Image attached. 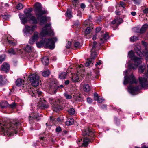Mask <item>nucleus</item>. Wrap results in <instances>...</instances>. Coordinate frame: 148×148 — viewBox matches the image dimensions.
I'll return each mask as SVG.
<instances>
[{"instance_id":"56","label":"nucleus","mask_w":148,"mask_h":148,"mask_svg":"<svg viewBox=\"0 0 148 148\" xmlns=\"http://www.w3.org/2000/svg\"><path fill=\"white\" fill-rule=\"evenodd\" d=\"M3 81V76L1 75H0V85H1L2 84Z\"/></svg>"},{"instance_id":"23","label":"nucleus","mask_w":148,"mask_h":148,"mask_svg":"<svg viewBox=\"0 0 148 148\" xmlns=\"http://www.w3.org/2000/svg\"><path fill=\"white\" fill-rule=\"evenodd\" d=\"M49 99L51 104H53L54 108H56L57 106L58 105V101L56 102V100L51 98H49Z\"/></svg>"},{"instance_id":"49","label":"nucleus","mask_w":148,"mask_h":148,"mask_svg":"<svg viewBox=\"0 0 148 148\" xmlns=\"http://www.w3.org/2000/svg\"><path fill=\"white\" fill-rule=\"evenodd\" d=\"M137 39V38L134 36H133L130 38V40L131 41H134L136 40Z\"/></svg>"},{"instance_id":"28","label":"nucleus","mask_w":148,"mask_h":148,"mask_svg":"<svg viewBox=\"0 0 148 148\" xmlns=\"http://www.w3.org/2000/svg\"><path fill=\"white\" fill-rule=\"evenodd\" d=\"M74 123V120L73 119H69L66 122V124L67 125H72Z\"/></svg>"},{"instance_id":"5","label":"nucleus","mask_w":148,"mask_h":148,"mask_svg":"<svg viewBox=\"0 0 148 148\" xmlns=\"http://www.w3.org/2000/svg\"><path fill=\"white\" fill-rule=\"evenodd\" d=\"M77 74L76 75H74L71 79L73 82H78L79 76H80L83 77L84 76L83 75L85 74L84 70L83 69V66L82 64L78 66L77 67Z\"/></svg>"},{"instance_id":"32","label":"nucleus","mask_w":148,"mask_h":148,"mask_svg":"<svg viewBox=\"0 0 148 148\" xmlns=\"http://www.w3.org/2000/svg\"><path fill=\"white\" fill-rule=\"evenodd\" d=\"M43 45H44V41L42 40L40 42H38L36 43V45L38 48H40Z\"/></svg>"},{"instance_id":"18","label":"nucleus","mask_w":148,"mask_h":148,"mask_svg":"<svg viewBox=\"0 0 148 148\" xmlns=\"http://www.w3.org/2000/svg\"><path fill=\"white\" fill-rule=\"evenodd\" d=\"M1 70L5 71L6 72H7L9 69V65L6 63H3L1 67Z\"/></svg>"},{"instance_id":"44","label":"nucleus","mask_w":148,"mask_h":148,"mask_svg":"<svg viewBox=\"0 0 148 148\" xmlns=\"http://www.w3.org/2000/svg\"><path fill=\"white\" fill-rule=\"evenodd\" d=\"M90 21L89 20H88L85 21L83 23V25L85 26L87 25H90Z\"/></svg>"},{"instance_id":"58","label":"nucleus","mask_w":148,"mask_h":148,"mask_svg":"<svg viewBox=\"0 0 148 148\" xmlns=\"http://www.w3.org/2000/svg\"><path fill=\"white\" fill-rule=\"evenodd\" d=\"M10 17V16L9 15H5L2 16V17L4 19H8Z\"/></svg>"},{"instance_id":"39","label":"nucleus","mask_w":148,"mask_h":148,"mask_svg":"<svg viewBox=\"0 0 148 148\" xmlns=\"http://www.w3.org/2000/svg\"><path fill=\"white\" fill-rule=\"evenodd\" d=\"M64 95L67 99H71L72 98V96L71 95L67 93H64Z\"/></svg>"},{"instance_id":"8","label":"nucleus","mask_w":148,"mask_h":148,"mask_svg":"<svg viewBox=\"0 0 148 148\" xmlns=\"http://www.w3.org/2000/svg\"><path fill=\"white\" fill-rule=\"evenodd\" d=\"M29 78L32 86H36L38 85L39 82L40 80V79L39 76L36 73L30 75L29 76Z\"/></svg>"},{"instance_id":"30","label":"nucleus","mask_w":148,"mask_h":148,"mask_svg":"<svg viewBox=\"0 0 148 148\" xmlns=\"http://www.w3.org/2000/svg\"><path fill=\"white\" fill-rule=\"evenodd\" d=\"M39 37L38 33L37 32H35L32 38L36 41L38 40Z\"/></svg>"},{"instance_id":"34","label":"nucleus","mask_w":148,"mask_h":148,"mask_svg":"<svg viewBox=\"0 0 148 148\" xmlns=\"http://www.w3.org/2000/svg\"><path fill=\"white\" fill-rule=\"evenodd\" d=\"M66 16L69 18H71L72 17L71 14V11L69 9H68L66 12Z\"/></svg>"},{"instance_id":"35","label":"nucleus","mask_w":148,"mask_h":148,"mask_svg":"<svg viewBox=\"0 0 148 148\" xmlns=\"http://www.w3.org/2000/svg\"><path fill=\"white\" fill-rule=\"evenodd\" d=\"M50 74V71L49 70H47L42 72V75L43 76L47 77H48L49 75Z\"/></svg>"},{"instance_id":"12","label":"nucleus","mask_w":148,"mask_h":148,"mask_svg":"<svg viewBox=\"0 0 148 148\" xmlns=\"http://www.w3.org/2000/svg\"><path fill=\"white\" fill-rule=\"evenodd\" d=\"M82 135L84 136H86L91 137V139L94 138L95 135L94 132L88 128L85 129L84 131L82 132Z\"/></svg>"},{"instance_id":"63","label":"nucleus","mask_w":148,"mask_h":148,"mask_svg":"<svg viewBox=\"0 0 148 148\" xmlns=\"http://www.w3.org/2000/svg\"><path fill=\"white\" fill-rule=\"evenodd\" d=\"M56 132H60L61 131V129L60 127H58L56 129Z\"/></svg>"},{"instance_id":"1","label":"nucleus","mask_w":148,"mask_h":148,"mask_svg":"<svg viewBox=\"0 0 148 148\" xmlns=\"http://www.w3.org/2000/svg\"><path fill=\"white\" fill-rule=\"evenodd\" d=\"M18 121L14 120L12 122H7L5 123H2L0 122V132L7 135L9 136L16 134V129L17 126L20 124Z\"/></svg>"},{"instance_id":"13","label":"nucleus","mask_w":148,"mask_h":148,"mask_svg":"<svg viewBox=\"0 0 148 148\" xmlns=\"http://www.w3.org/2000/svg\"><path fill=\"white\" fill-rule=\"evenodd\" d=\"M128 88V92L132 95L137 94V92L139 90L138 86L134 87L131 86H130Z\"/></svg>"},{"instance_id":"6","label":"nucleus","mask_w":148,"mask_h":148,"mask_svg":"<svg viewBox=\"0 0 148 148\" xmlns=\"http://www.w3.org/2000/svg\"><path fill=\"white\" fill-rule=\"evenodd\" d=\"M58 39L56 37L51 39H45L44 40V45L46 47L53 49L55 47V43L58 41Z\"/></svg>"},{"instance_id":"2","label":"nucleus","mask_w":148,"mask_h":148,"mask_svg":"<svg viewBox=\"0 0 148 148\" xmlns=\"http://www.w3.org/2000/svg\"><path fill=\"white\" fill-rule=\"evenodd\" d=\"M35 12L37 19L35 16L32 15L27 17L32 21L33 23H37L38 22L37 19L40 21L41 23H45L47 21V18L45 16H43V15L47 13V11L44 9H43L41 4L38 3H36L35 5Z\"/></svg>"},{"instance_id":"29","label":"nucleus","mask_w":148,"mask_h":148,"mask_svg":"<svg viewBox=\"0 0 148 148\" xmlns=\"http://www.w3.org/2000/svg\"><path fill=\"white\" fill-rule=\"evenodd\" d=\"M16 86H20L22 84H24V81L20 79H18L16 81Z\"/></svg>"},{"instance_id":"25","label":"nucleus","mask_w":148,"mask_h":148,"mask_svg":"<svg viewBox=\"0 0 148 148\" xmlns=\"http://www.w3.org/2000/svg\"><path fill=\"white\" fill-rule=\"evenodd\" d=\"M42 62L43 64L45 65H47L49 63V60L47 57H44L42 59Z\"/></svg>"},{"instance_id":"42","label":"nucleus","mask_w":148,"mask_h":148,"mask_svg":"<svg viewBox=\"0 0 148 148\" xmlns=\"http://www.w3.org/2000/svg\"><path fill=\"white\" fill-rule=\"evenodd\" d=\"M5 58V56L4 55L0 56V64L2 62L4 61Z\"/></svg>"},{"instance_id":"15","label":"nucleus","mask_w":148,"mask_h":148,"mask_svg":"<svg viewBox=\"0 0 148 148\" xmlns=\"http://www.w3.org/2000/svg\"><path fill=\"white\" fill-rule=\"evenodd\" d=\"M134 50L136 53L137 55L140 57V58H141L143 56V53L141 51V47L139 45H137L134 48Z\"/></svg>"},{"instance_id":"47","label":"nucleus","mask_w":148,"mask_h":148,"mask_svg":"<svg viewBox=\"0 0 148 148\" xmlns=\"http://www.w3.org/2000/svg\"><path fill=\"white\" fill-rule=\"evenodd\" d=\"M102 63V62L101 60H99L98 62H97L95 65V66L97 68L99 67V66Z\"/></svg>"},{"instance_id":"50","label":"nucleus","mask_w":148,"mask_h":148,"mask_svg":"<svg viewBox=\"0 0 148 148\" xmlns=\"http://www.w3.org/2000/svg\"><path fill=\"white\" fill-rule=\"evenodd\" d=\"M7 40H8V43L10 44V45L14 46L16 44V43L14 42H13L9 40H8V39Z\"/></svg>"},{"instance_id":"21","label":"nucleus","mask_w":148,"mask_h":148,"mask_svg":"<svg viewBox=\"0 0 148 148\" xmlns=\"http://www.w3.org/2000/svg\"><path fill=\"white\" fill-rule=\"evenodd\" d=\"M90 141V138H88L87 137H84L83 140V143L82 146L85 147H87L88 144Z\"/></svg>"},{"instance_id":"11","label":"nucleus","mask_w":148,"mask_h":148,"mask_svg":"<svg viewBox=\"0 0 148 148\" xmlns=\"http://www.w3.org/2000/svg\"><path fill=\"white\" fill-rule=\"evenodd\" d=\"M29 91V94L33 97H36V98L37 97V96L38 97L40 96L42 94V92L36 88H35L34 89L30 88Z\"/></svg>"},{"instance_id":"24","label":"nucleus","mask_w":148,"mask_h":148,"mask_svg":"<svg viewBox=\"0 0 148 148\" xmlns=\"http://www.w3.org/2000/svg\"><path fill=\"white\" fill-rule=\"evenodd\" d=\"M32 9L31 8H29L28 10L26 9L24 11V13L26 16L27 17L31 16V12L32 11Z\"/></svg>"},{"instance_id":"45","label":"nucleus","mask_w":148,"mask_h":148,"mask_svg":"<svg viewBox=\"0 0 148 148\" xmlns=\"http://www.w3.org/2000/svg\"><path fill=\"white\" fill-rule=\"evenodd\" d=\"M143 56H145L146 57V58H147L148 59V51L147 49L145 50V51H143Z\"/></svg>"},{"instance_id":"61","label":"nucleus","mask_w":148,"mask_h":148,"mask_svg":"<svg viewBox=\"0 0 148 148\" xmlns=\"http://www.w3.org/2000/svg\"><path fill=\"white\" fill-rule=\"evenodd\" d=\"M104 100V99H103V98H99V99H98V100L97 101L98 102V103H102Z\"/></svg>"},{"instance_id":"41","label":"nucleus","mask_w":148,"mask_h":148,"mask_svg":"<svg viewBox=\"0 0 148 148\" xmlns=\"http://www.w3.org/2000/svg\"><path fill=\"white\" fill-rule=\"evenodd\" d=\"M23 8V5L21 3H19L16 6V8L18 10H21Z\"/></svg>"},{"instance_id":"36","label":"nucleus","mask_w":148,"mask_h":148,"mask_svg":"<svg viewBox=\"0 0 148 148\" xmlns=\"http://www.w3.org/2000/svg\"><path fill=\"white\" fill-rule=\"evenodd\" d=\"M68 112L70 115H73L75 112V110L73 108H71L68 110Z\"/></svg>"},{"instance_id":"57","label":"nucleus","mask_w":148,"mask_h":148,"mask_svg":"<svg viewBox=\"0 0 148 148\" xmlns=\"http://www.w3.org/2000/svg\"><path fill=\"white\" fill-rule=\"evenodd\" d=\"M143 13L144 14H147L148 13V8H146L143 10Z\"/></svg>"},{"instance_id":"52","label":"nucleus","mask_w":148,"mask_h":148,"mask_svg":"<svg viewBox=\"0 0 148 148\" xmlns=\"http://www.w3.org/2000/svg\"><path fill=\"white\" fill-rule=\"evenodd\" d=\"M74 45L75 47L76 48H79L80 47L79 45V43L78 42H75L74 43Z\"/></svg>"},{"instance_id":"3","label":"nucleus","mask_w":148,"mask_h":148,"mask_svg":"<svg viewBox=\"0 0 148 148\" xmlns=\"http://www.w3.org/2000/svg\"><path fill=\"white\" fill-rule=\"evenodd\" d=\"M128 56L132 60H133L134 64H129V68L130 69H136L137 66L142 63L143 59L141 58H138L135 56L133 51H131L128 53Z\"/></svg>"},{"instance_id":"16","label":"nucleus","mask_w":148,"mask_h":148,"mask_svg":"<svg viewBox=\"0 0 148 148\" xmlns=\"http://www.w3.org/2000/svg\"><path fill=\"white\" fill-rule=\"evenodd\" d=\"M81 85L83 86V89L84 91L88 92L90 91L91 88L88 84H84L83 82H82Z\"/></svg>"},{"instance_id":"48","label":"nucleus","mask_w":148,"mask_h":148,"mask_svg":"<svg viewBox=\"0 0 148 148\" xmlns=\"http://www.w3.org/2000/svg\"><path fill=\"white\" fill-rule=\"evenodd\" d=\"M78 0H73V6L75 7L77 6V5H78Z\"/></svg>"},{"instance_id":"62","label":"nucleus","mask_w":148,"mask_h":148,"mask_svg":"<svg viewBox=\"0 0 148 148\" xmlns=\"http://www.w3.org/2000/svg\"><path fill=\"white\" fill-rule=\"evenodd\" d=\"M87 101L89 103H91L92 102V99L90 98H87Z\"/></svg>"},{"instance_id":"9","label":"nucleus","mask_w":148,"mask_h":148,"mask_svg":"<svg viewBox=\"0 0 148 148\" xmlns=\"http://www.w3.org/2000/svg\"><path fill=\"white\" fill-rule=\"evenodd\" d=\"M40 34L42 36L48 34L53 35V32L51 29V25L49 24L46 25L43 28Z\"/></svg>"},{"instance_id":"14","label":"nucleus","mask_w":148,"mask_h":148,"mask_svg":"<svg viewBox=\"0 0 148 148\" xmlns=\"http://www.w3.org/2000/svg\"><path fill=\"white\" fill-rule=\"evenodd\" d=\"M38 107L41 108H48V106L47 104L46 101L43 99H41L39 100V101L38 102Z\"/></svg>"},{"instance_id":"19","label":"nucleus","mask_w":148,"mask_h":148,"mask_svg":"<svg viewBox=\"0 0 148 148\" xmlns=\"http://www.w3.org/2000/svg\"><path fill=\"white\" fill-rule=\"evenodd\" d=\"M101 37L100 38V41L101 43H99V44L101 45V43H102L104 42L105 40L108 39L109 37L108 34L107 33L104 34L103 35L102 34H101Z\"/></svg>"},{"instance_id":"43","label":"nucleus","mask_w":148,"mask_h":148,"mask_svg":"<svg viewBox=\"0 0 148 148\" xmlns=\"http://www.w3.org/2000/svg\"><path fill=\"white\" fill-rule=\"evenodd\" d=\"M116 20L117 21V24L119 25L122 23L123 22V20L122 18H116Z\"/></svg>"},{"instance_id":"26","label":"nucleus","mask_w":148,"mask_h":148,"mask_svg":"<svg viewBox=\"0 0 148 148\" xmlns=\"http://www.w3.org/2000/svg\"><path fill=\"white\" fill-rule=\"evenodd\" d=\"M8 106V103L6 101H2L0 103V107L2 108H6Z\"/></svg>"},{"instance_id":"55","label":"nucleus","mask_w":148,"mask_h":148,"mask_svg":"<svg viewBox=\"0 0 148 148\" xmlns=\"http://www.w3.org/2000/svg\"><path fill=\"white\" fill-rule=\"evenodd\" d=\"M71 45V42L69 41H68L66 45V47L68 49L70 48Z\"/></svg>"},{"instance_id":"17","label":"nucleus","mask_w":148,"mask_h":148,"mask_svg":"<svg viewBox=\"0 0 148 148\" xmlns=\"http://www.w3.org/2000/svg\"><path fill=\"white\" fill-rule=\"evenodd\" d=\"M19 17L21 20V22L23 24H25L27 21L28 18L27 16H24L22 14H19Z\"/></svg>"},{"instance_id":"60","label":"nucleus","mask_w":148,"mask_h":148,"mask_svg":"<svg viewBox=\"0 0 148 148\" xmlns=\"http://www.w3.org/2000/svg\"><path fill=\"white\" fill-rule=\"evenodd\" d=\"M101 30V27H97L95 29V32L96 33H98Z\"/></svg>"},{"instance_id":"22","label":"nucleus","mask_w":148,"mask_h":148,"mask_svg":"<svg viewBox=\"0 0 148 148\" xmlns=\"http://www.w3.org/2000/svg\"><path fill=\"white\" fill-rule=\"evenodd\" d=\"M148 27V24H144L142 27L140 29L139 32L141 34H143L144 33Z\"/></svg>"},{"instance_id":"20","label":"nucleus","mask_w":148,"mask_h":148,"mask_svg":"<svg viewBox=\"0 0 148 148\" xmlns=\"http://www.w3.org/2000/svg\"><path fill=\"white\" fill-rule=\"evenodd\" d=\"M25 50L26 52L31 53V52L34 53L35 51L33 48L28 45H27L26 47L25 48Z\"/></svg>"},{"instance_id":"31","label":"nucleus","mask_w":148,"mask_h":148,"mask_svg":"<svg viewBox=\"0 0 148 148\" xmlns=\"http://www.w3.org/2000/svg\"><path fill=\"white\" fill-rule=\"evenodd\" d=\"M67 74L66 72H64L60 74L59 75V78L61 79H65L66 76Z\"/></svg>"},{"instance_id":"46","label":"nucleus","mask_w":148,"mask_h":148,"mask_svg":"<svg viewBox=\"0 0 148 148\" xmlns=\"http://www.w3.org/2000/svg\"><path fill=\"white\" fill-rule=\"evenodd\" d=\"M142 43L143 45L144 46L145 49V50H147L148 48V44L145 41H142Z\"/></svg>"},{"instance_id":"64","label":"nucleus","mask_w":148,"mask_h":148,"mask_svg":"<svg viewBox=\"0 0 148 148\" xmlns=\"http://www.w3.org/2000/svg\"><path fill=\"white\" fill-rule=\"evenodd\" d=\"M80 7L82 9H84L85 7V5L84 3H82L80 5Z\"/></svg>"},{"instance_id":"54","label":"nucleus","mask_w":148,"mask_h":148,"mask_svg":"<svg viewBox=\"0 0 148 148\" xmlns=\"http://www.w3.org/2000/svg\"><path fill=\"white\" fill-rule=\"evenodd\" d=\"M35 41L34 40V39L32 37L30 39L29 41V43L30 44H33V43Z\"/></svg>"},{"instance_id":"51","label":"nucleus","mask_w":148,"mask_h":148,"mask_svg":"<svg viewBox=\"0 0 148 148\" xmlns=\"http://www.w3.org/2000/svg\"><path fill=\"white\" fill-rule=\"evenodd\" d=\"M50 90L52 94H55L57 92V89H52L51 88H50Z\"/></svg>"},{"instance_id":"10","label":"nucleus","mask_w":148,"mask_h":148,"mask_svg":"<svg viewBox=\"0 0 148 148\" xmlns=\"http://www.w3.org/2000/svg\"><path fill=\"white\" fill-rule=\"evenodd\" d=\"M37 28V26L33 25L32 26H26L23 30L24 32L26 35L31 34Z\"/></svg>"},{"instance_id":"38","label":"nucleus","mask_w":148,"mask_h":148,"mask_svg":"<svg viewBox=\"0 0 148 148\" xmlns=\"http://www.w3.org/2000/svg\"><path fill=\"white\" fill-rule=\"evenodd\" d=\"M144 69L145 67L143 66L142 65L140 66L138 68L139 73H142L144 72Z\"/></svg>"},{"instance_id":"53","label":"nucleus","mask_w":148,"mask_h":148,"mask_svg":"<svg viewBox=\"0 0 148 148\" xmlns=\"http://www.w3.org/2000/svg\"><path fill=\"white\" fill-rule=\"evenodd\" d=\"M135 4H138L140 3L141 0H133Z\"/></svg>"},{"instance_id":"33","label":"nucleus","mask_w":148,"mask_h":148,"mask_svg":"<svg viewBox=\"0 0 148 148\" xmlns=\"http://www.w3.org/2000/svg\"><path fill=\"white\" fill-rule=\"evenodd\" d=\"M91 31V28L89 27H88L85 29L84 33L86 34H89Z\"/></svg>"},{"instance_id":"27","label":"nucleus","mask_w":148,"mask_h":148,"mask_svg":"<svg viewBox=\"0 0 148 148\" xmlns=\"http://www.w3.org/2000/svg\"><path fill=\"white\" fill-rule=\"evenodd\" d=\"M37 54L36 53H34L33 55V53H32V54L29 55L28 56V58L30 61H32L35 58Z\"/></svg>"},{"instance_id":"40","label":"nucleus","mask_w":148,"mask_h":148,"mask_svg":"<svg viewBox=\"0 0 148 148\" xmlns=\"http://www.w3.org/2000/svg\"><path fill=\"white\" fill-rule=\"evenodd\" d=\"M16 104L15 103V102H14L12 104H8V107L11 108L12 109H14L16 108Z\"/></svg>"},{"instance_id":"4","label":"nucleus","mask_w":148,"mask_h":148,"mask_svg":"<svg viewBox=\"0 0 148 148\" xmlns=\"http://www.w3.org/2000/svg\"><path fill=\"white\" fill-rule=\"evenodd\" d=\"M96 45L97 42H94L91 51V54L90 57L87 60L85 64V65L86 66H92L94 62V59L97 55L95 49V46Z\"/></svg>"},{"instance_id":"37","label":"nucleus","mask_w":148,"mask_h":148,"mask_svg":"<svg viewBox=\"0 0 148 148\" xmlns=\"http://www.w3.org/2000/svg\"><path fill=\"white\" fill-rule=\"evenodd\" d=\"M8 52L11 55H14L16 54L15 51L13 48L9 49L8 51Z\"/></svg>"},{"instance_id":"59","label":"nucleus","mask_w":148,"mask_h":148,"mask_svg":"<svg viewBox=\"0 0 148 148\" xmlns=\"http://www.w3.org/2000/svg\"><path fill=\"white\" fill-rule=\"evenodd\" d=\"M120 5L123 8H125V3L124 2H121L120 3Z\"/></svg>"},{"instance_id":"7","label":"nucleus","mask_w":148,"mask_h":148,"mask_svg":"<svg viewBox=\"0 0 148 148\" xmlns=\"http://www.w3.org/2000/svg\"><path fill=\"white\" fill-rule=\"evenodd\" d=\"M129 70L130 69L126 70L123 73V74L125 75V79L123 82L124 85H126L128 83H135L137 82L133 74H132L130 77H127V75L128 74V72Z\"/></svg>"}]
</instances>
